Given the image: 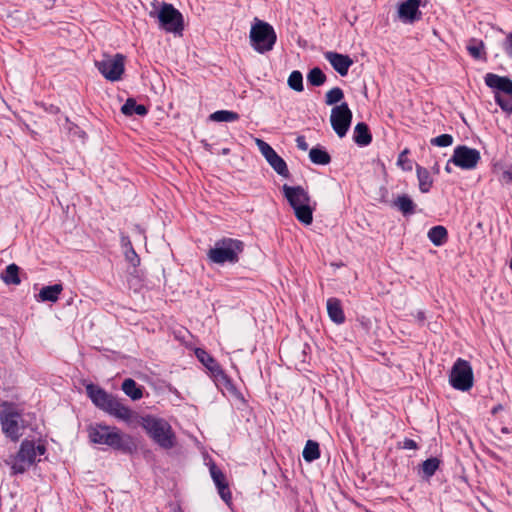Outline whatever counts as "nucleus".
<instances>
[{
	"label": "nucleus",
	"instance_id": "nucleus-1",
	"mask_svg": "<svg viewBox=\"0 0 512 512\" xmlns=\"http://www.w3.org/2000/svg\"><path fill=\"white\" fill-rule=\"evenodd\" d=\"M86 392L97 408L127 424L134 422L139 423L141 416L128 406H125L117 397L106 392L103 388L90 383L86 386Z\"/></svg>",
	"mask_w": 512,
	"mask_h": 512
},
{
	"label": "nucleus",
	"instance_id": "nucleus-2",
	"mask_svg": "<svg viewBox=\"0 0 512 512\" xmlns=\"http://www.w3.org/2000/svg\"><path fill=\"white\" fill-rule=\"evenodd\" d=\"M90 441L98 445H106L113 450L123 453H131L134 449L132 438L122 433L115 426L105 424L90 425L87 429Z\"/></svg>",
	"mask_w": 512,
	"mask_h": 512
},
{
	"label": "nucleus",
	"instance_id": "nucleus-3",
	"mask_svg": "<svg viewBox=\"0 0 512 512\" xmlns=\"http://www.w3.org/2000/svg\"><path fill=\"white\" fill-rule=\"evenodd\" d=\"M138 424L159 447L168 450L175 446V433L165 419L153 415H145L140 417Z\"/></svg>",
	"mask_w": 512,
	"mask_h": 512
},
{
	"label": "nucleus",
	"instance_id": "nucleus-4",
	"mask_svg": "<svg viewBox=\"0 0 512 512\" xmlns=\"http://www.w3.org/2000/svg\"><path fill=\"white\" fill-rule=\"evenodd\" d=\"M244 243L239 239L223 237L214 243L207 252L208 259L215 264H236L244 251Z\"/></svg>",
	"mask_w": 512,
	"mask_h": 512
},
{
	"label": "nucleus",
	"instance_id": "nucleus-5",
	"mask_svg": "<svg viewBox=\"0 0 512 512\" xmlns=\"http://www.w3.org/2000/svg\"><path fill=\"white\" fill-rule=\"evenodd\" d=\"M249 39L252 48L256 52L264 54L273 49L277 35L272 25L255 18L250 29Z\"/></svg>",
	"mask_w": 512,
	"mask_h": 512
},
{
	"label": "nucleus",
	"instance_id": "nucleus-6",
	"mask_svg": "<svg viewBox=\"0 0 512 512\" xmlns=\"http://www.w3.org/2000/svg\"><path fill=\"white\" fill-rule=\"evenodd\" d=\"M21 414L13 408L9 402H3L0 409V423L3 434L13 442H17L24 429L20 425Z\"/></svg>",
	"mask_w": 512,
	"mask_h": 512
},
{
	"label": "nucleus",
	"instance_id": "nucleus-7",
	"mask_svg": "<svg viewBox=\"0 0 512 512\" xmlns=\"http://www.w3.org/2000/svg\"><path fill=\"white\" fill-rule=\"evenodd\" d=\"M450 385L459 391H468L474 383L473 370L470 363L458 358L452 366L449 375Z\"/></svg>",
	"mask_w": 512,
	"mask_h": 512
},
{
	"label": "nucleus",
	"instance_id": "nucleus-8",
	"mask_svg": "<svg viewBox=\"0 0 512 512\" xmlns=\"http://www.w3.org/2000/svg\"><path fill=\"white\" fill-rule=\"evenodd\" d=\"M157 17L161 29L174 34L182 33L184 29L183 16L172 4L163 3Z\"/></svg>",
	"mask_w": 512,
	"mask_h": 512
},
{
	"label": "nucleus",
	"instance_id": "nucleus-9",
	"mask_svg": "<svg viewBox=\"0 0 512 512\" xmlns=\"http://www.w3.org/2000/svg\"><path fill=\"white\" fill-rule=\"evenodd\" d=\"M36 461V449L33 441H22L19 451L11 462L13 474L24 473Z\"/></svg>",
	"mask_w": 512,
	"mask_h": 512
},
{
	"label": "nucleus",
	"instance_id": "nucleus-10",
	"mask_svg": "<svg viewBox=\"0 0 512 512\" xmlns=\"http://www.w3.org/2000/svg\"><path fill=\"white\" fill-rule=\"evenodd\" d=\"M124 56H105L102 60L95 61L98 71L109 81L115 82L121 79L124 73Z\"/></svg>",
	"mask_w": 512,
	"mask_h": 512
},
{
	"label": "nucleus",
	"instance_id": "nucleus-11",
	"mask_svg": "<svg viewBox=\"0 0 512 512\" xmlns=\"http://www.w3.org/2000/svg\"><path fill=\"white\" fill-rule=\"evenodd\" d=\"M352 111L346 102L336 105L331 110L330 122L335 133L343 138L351 125Z\"/></svg>",
	"mask_w": 512,
	"mask_h": 512
},
{
	"label": "nucleus",
	"instance_id": "nucleus-12",
	"mask_svg": "<svg viewBox=\"0 0 512 512\" xmlns=\"http://www.w3.org/2000/svg\"><path fill=\"white\" fill-rule=\"evenodd\" d=\"M480 159V152L477 149L470 148L466 145H459L454 148L453 155L449 159V162H452L461 169L472 170L477 166Z\"/></svg>",
	"mask_w": 512,
	"mask_h": 512
},
{
	"label": "nucleus",
	"instance_id": "nucleus-13",
	"mask_svg": "<svg viewBox=\"0 0 512 512\" xmlns=\"http://www.w3.org/2000/svg\"><path fill=\"white\" fill-rule=\"evenodd\" d=\"M255 142L259 151L275 172L282 177L288 178L290 174L284 159L264 140L256 138Z\"/></svg>",
	"mask_w": 512,
	"mask_h": 512
},
{
	"label": "nucleus",
	"instance_id": "nucleus-14",
	"mask_svg": "<svg viewBox=\"0 0 512 512\" xmlns=\"http://www.w3.org/2000/svg\"><path fill=\"white\" fill-rule=\"evenodd\" d=\"M421 0H405L398 5L397 15L404 24H413L422 18Z\"/></svg>",
	"mask_w": 512,
	"mask_h": 512
},
{
	"label": "nucleus",
	"instance_id": "nucleus-15",
	"mask_svg": "<svg viewBox=\"0 0 512 512\" xmlns=\"http://www.w3.org/2000/svg\"><path fill=\"white\" fill-rule=\"evenodd\" d=\"M282 192L292 209L310 203L311 198L302 186H289L284 184L282 186Z\"/></svg>",
	"mask_w": 512,
	"mask_h": 512
},
{
	"label": "nucleus",
	"instance_id": "nucleus-16",
	"mask_svg": "<svg viewBox=\"0 0 512 512\" xmlns=\"http://www.w3.org/2000/svg\"><path fill=\"white\" fill-rule=\"evenodd\" d=\"M325 59L330 63L334 70L341 76L348 74L349 68L353 64V60L348 55L328 51L324 54Z\"/></svg>",
	"mask_w": 512,
	"mask_h": 512
},
{
	"label": "nucleus",
	"instance_id": "nucleus-17",
	"mask_svg": "<svg viewBox=\"0 0 512 512\" xmlns=\"http://www.w3.org/2000/svg\"><path fill=\"white\" fill-rule=\"evenodd\" d=\"M485 84L497 90L496 93L502 92L506 95H512V80L508 77L487 73L485 76Z\"/></svg>",
	"mask_w": 512,
	"mask_h": 512
},
{
	"label": "nucleus",
	"instance_id": "nucleus-18",
	"mask_svg": "<svg viewBox=\"0 0 512 512\" xmlns=\"http://www.w3.org/2000/svg\"><path fill=\"white\" fill-rule=\"evenodd\" d=\"M210 474L220 497L227 503L231 499V492L228 488L225 475L215 464L210 466Z\"/></svg>",
	"mask_w": 512,
	"mask_h": 512
},
{
	"label": "nucleus",
	"instance_id": "nucleus-19",
	"mask_svg": "<svg viewBox=\"0 0 512 512\" xmlns=\"http://www.w3.org/2000/svg\"><path fill=\"white\" fill-rule=\"evenodd\" d=\"M197 359L215 376L225 377L223 370L218 362L204 349L197 348L195 350Z\"/></svg>",
	"mask_w": 512,
	"mask_h": 512
},
{
	"label": "nucleus",
	"instance_id": "nucleus-20",
	"mask_svg": "<svg viewBox=\"0 0 512 512\" xmlns=\"http://www.w3.org/2000/svg\"><path fill=\"white\" fill-rule=\"evenodd\" d=\"M327 313L329 318L335 324H343L345 322V314L342 309L341 301L337 298H329L327 300Z\"/></svg>",
	"mask_w": 512,
	"mask_h": 512
},
{
	"label": "nucleus",
	"instance_id": "nucleus-21",
	"mask_svg": "<svg viewBox=\"0 0 512 512\" xmlns=\"http://www.w3.org/2000/svg\"><path fill=\"white\" fill-rule=\"evenodd\" d=\"M353 140L357 145L361 147L367 146L371 143L372 135L366 123L359 122L356 124L354 128Z\"/></svg>",
	"mask_w": 512,
	"mask_h": 512
},
{
	"label": "nucleus",
	"instance_id": "nucleus-22",
	"mask_svg": "<svg viewBox=\"0 0 512 512\" xmlns=\"http://www.w3.org/2000/svg\"><path fill=\"white\" fill-rule=\"evenodd\" d=\"M122 391L133 401H137L143 397V387L138 385L132 378H127L121 385Z\"/></svg>",
	"mask_w": 512,
	"mask_h": 512
},
{
	"label": "nucleus",
	"instance_id": "nucleus-23",
	"mask_svg": "<svg viewBox=\"0 0 512 512\" xmlns=\"http://www.w3.org/2000/svg\"><path fill=\"white\" fill-rule=\"evenodd\" d=\"M396 207L404 216H410L415 213L416 204L406 194L399 195L393 202Z\"/></svg>",
	"mask_w": 512,
	"mask_h": 512
},
{
	"label": "nucleus",
	"instance_id": "nucleus-24",
	"mask_svg": "<svg viewBox=\"0 0 512 512\" xmlns=\"http://www.w3.org/2000/svg\"><path fill=\"white\" fill-rule=\"evenodd\" d=\"M121 112L126 116L139 115L145 116L148 113L146 106L137 104L134 98H128L121 107Z\"/></svg>",
	"mask_w": 512,
	"mask_h": 512
},
{
	"label": "nucleus",
	"instance_id": "nucleus-25",
	"mask_svg": "<svg viewBox=\"0 0 512 512\" xmlns=\"http://www.w3.org/2000/svg\"><path fill=\"white\" fill-rule=\"evenodd\" d=\"M416 172L419 182V190L422 193H428L433 185V179L431 178L429 171L426 168L417 165Z\"/></svg>",
	"mask_w": 512,
	"mask_h": 512
},
{
	"label": "nucleus",
	"instance_id": "nucleus-26",
	"mask_svg": "<svg viewBox=\"0 0 512 512\" xmlns=\"http://www.w3.org/2000/svg\"><path fill=\"white\" fill-rule=\"evenodd\" d=\"M63 287L61 284H54L43 287L39 292V298L41 301L56 302L62 292Z\"/></svg>",
	"mask_w": 512,
	"mask_h": 512
},
{
	"label": "nucleus",
	"instance_id": "nucleus-27",
	"mask_svg": "<svg viewBox=\"0 0 512 512\" xmlns=\"http://www.w3.org/2000/svg\"><path fill=\"white\" fill-rule=\"evenodd\" d=\"M428 238L435 246H441L447 241V229L441 225L434 226L428 231Z\"/></svg>",
	"mask_w": 512,
	"mask_h": 512
},
{
	"label": "nucleus",
	"instance_id": "nucleus-28",
	"mask_svg": "<svg viewBox=\"0 0 512 512\" xmlns=\"http://www.w3.org/2000/svg\"><path fill=\"white\" fill-rule=\"evenodd\" d=\"M296 219L304 225H310L313 221V208L310 203L302 206H297L294 209Z\"/></svg>",
	"mask_w": 512,
	"mask_h": 512
},
{
	"label": "nucleus",
	"instance_id": "nucleus-29",
	"mask_svg": "<svg viewBox=\"0 0 512 512\" xmlns=\"http://www.w3.org/2000/svg\"><path fill=\"white\" fill-rule=\"evenodd\" d=\"M309 158L312 163L317 165H327L331 162L329 153L322 147H313L309 152Z\"/></svg>",
	"mask_w": 512,
	"mask_h": 512
},
{
	"label": "nucleus",
	"instance_id": "nucleus-30",
	"mask_svg": "<svg viewBox=\"0 0 512 512\" xmlns=\"http://www.w3.org/2000/svg\"><path fill=\"white\" fill-rule=\"evenodd\" d=\"M1 278L3 282L8 285H19L21 283V279L19 277V267L14 263L9 264L5 271L1 274Z\"/></svg>",
	"mask_w": 512,
	"mask_h": 512
},
{
	"label": "nucleus",
	"instance_id": "nucleus-31",
	"mask_svg": "<svg viewBox=\"0 0 512 512\" xmlns=\"http://www.w3.org/2000/svg\"><path fill=\"white\" fill-rule=\"evenodd\" d=\"M302 456L306 462H313L320 457V448L318 442L308 440L302 452Z\"/></svg>",
	"mask_w": 512,
	"mask_h": 512
},
{
	"label": "nucleus",
	"instance_id": "nucleus-32",
	"mask_svg": "<svg viewBox=\"0 0 512 512\" xmlns=\"http://www.w3.org/2000/svg\"><path fill=\"white\" fill-rule=\"evenodd\" d=\"M237 112L229 110H218L210 114L209 119L214 122H234L239 120Z\"/></svg>",
	"mask_w": 512,
	"mask_h": 512
},
{
	"label": "nucleus",
	"instance_id": "nucleus-33",
	"mask_svg": "<svg viewBox=\"0 0 512 512\" xmlns=\"http://www.w3.org/2000/svg\"><path fill=\"white\" fill-rule=\"evenodd\" d=\"M441 461L436 457H431L423 461L422 463V472L423 476L426 479H429L432 477L435 472L438 470L440 466Z\"/></svg>",
	"mask_w": 512,
	"mask_h": 512
},
{
	"label": "nucleus",
	"instance_id": "nucleus-34",
	"mask_svg": "<svg viewBox=\"0 0 512 512\" xmlns=\"http://www.w3.org/2000/svg\"><path fill=\"white\" fill-rule=\"evenodd\" d=\"M307 81L310 85L319 87L325 83L326 75L319 67H314L308 72Z\"/></svg>",
	"mask_w": 512,
	"mask_h": 512
},
{
	"label": "nucleus",
	"instance_id": "nucleus-35",
	"mask_svg": "<svg viewBox=\"0 0 512 512\" xmlns=\"http://www.w3.org/2000/svg\"><path fill=\"white\" fill-rule=\"evenodd\" d=\"M288 86L297 92H302L304 89L303 86V76L302 73L298 70H294L288 77Z\"/></svg>",
	"mask_w": 512,
	"mask_h": 512
},
{
	"label": "nucleus",
	"instance_id": "nucleus-36",
	"mask_svg": "<svg viewBox=\"0 0 512 512\" xmlns=\"http://www.w3.org/2000/svg\"><path fill=\"white\" fill-rule=\"evenodd\" d=\"M344 98V92L339 87L330 89L325 95V103L327 105H335L342 101Z\"/></svg>",
	"mask_w": 512,
	"mask_h": 512
},
{
	"label": "nucleus",
	"instance_id": "nucleus-37",
	"mask_svg": "<svg viewBox=\"0 0 512 512\" xmlns=\"http://www.w3.org/2000/svg\"><path fill=\"white\" fill-rule=\"evenodd\" d=\"M122 243L124 246H129V249H127L125 253L127 261H129L134 267L138 266L140 264V258L133 249L129 239L127 237H122Z\"/></svg>",
	"mask_w": 512,
	"mask_h": 512
},
{
	"label": "nucleus",
	"instance_id": "nucleus-38",
	"mask_svg": "<svg viewBox=\"0 0 512 512\" xmlns=\"http://www.w3.org/2000/svg\"><path fill=\"white\" fill-rule=\"evenodd\" d=\"M467 50L474 59H482L484 44L482 41L476 42V40H472L467 46Z\"/></svg>",
	"mask_w": 512,
	"mask_h": 512
},
{
	"label": "nucleus",
	"instance_id": "nucleus-39",
	"mask_svg": "<svg viewBox=\"0 0 512 512\" xmlns=\"http://www.w3.org/2000/svg\"><path fill=\"white\" fill-rule=\"evenodd\" d=\"M432 146L448 147L453 144V136L450 134H441L430 140Z\"/></svg>",
	"mask_w": 512,
	"mask_h": 512
},
{
	"label": "nucleus",
	"instance_id": "nucleus-40",
	"mask_svg": "<svg viewBox=\"0 0 512 512\" xmlns=\"http://www.w3.org/2000/svg\"><path fill=\"white\" fill-rule=\"evenodd\" d=\"M495 101L502 110L512 112V95L502 96L499 93H495Z\"/></svg>",
	"mask_w": 512,
	"mask_h": 512
},
{
	"label": "nucleus",
	"instance_id": "nucleus-41",
	"mask_svg": "<svg viewBox=\"0 0 512 512\" xmlns=\"http://www.w3.org/2000/svg\"><path fill=\"white\" fill-rule=\"evenodd\" d=\"M409 153L408 149H404L398 156L397 165L400 166L405 171L412 170V161L407 158V154Z\"/></svg>",
	"mask_w": 512,
	"mask_h": 512
},
{
	"label": "nucleus",
	"instance_id": "nucleus-42",
	"mask_svg": "<svg viewBox=\"0 0 512 512\" xmlns=\"http://www.w3.org/2000/svg\"><path fill=\"white\" fill-rule=\"evenodd\" d=\"M502 48H503L505 54L509 58H512V31L506 36V38L502 44Z\"/></svg>",
	"mask_w": 512,
	"mask_h": 512
},
{
	"label": "nucleus",
	"instance_id": "nucleus-43",
	"mask_svg": "<svg viewBox=\"0 0 512 512\" xmlns=\"http://www.w3.org/2000/svg\"><path fill=\"white\" fill-rule=\"evenodd\" d=\"M399 447L402 449H406V450H417L419 448L416 441H414L413 439H410V438H405L399 444Z\"/></svg>",
	"mask_w": 512,
	"mask_h": 512
},
{
	"label": "nucleus",
	"instance_id": "nucleus-44",
	"mask_svg": "<svg viewBox=\"0 0 512 512\" xmlns=\"http://www.w3.org/2000/svg\"><path fill=\"white\" fill-rule=\"evenodd\" d=\"M296 145H297V148L302 151H306L308 149V143L306 142V139L304 136H298L296 138Z\"/></svg>",
	"mask_w": 512,
	"mask_h": 512
},
{
	"label": "nucleus",
	"instance_id": "nucleus-45",
	"mask_svg": "<svg viewBox=\"0 0 512 512\" xmlns=\"http://www.w3.org/2000/svg\"><path fill=\"white\" fill-rule=\"evenodd\" d=\"M501 181L505 184L512 183V170H505L501 175Z\"/></svg>",
	"mask_w": 512,
	"mask_h": 512
},
{
	"label": "nucleus",
	"instance_id": "nucleus-46",
	"mask_svg": "<svg viewBox=\"0 0 512 512\" xmlns=\"http://www.w3.org/2000/svg\"><path fill=\"white\" fill-rule=\"evenodd\" d=\"M35 449H36V456L44 455L46 452V447L44 445H38L37 447H35Z\"/></svg>",
	"mask_w": 512,
	"mask_h": 512
},
{
	"label": "nucleus",
	"instance_id": "nucleus-47",
	"mask_svg": "<svg viewBox=\"0 0 512 512\" xmlns=\"http://www.w3.org/2000/svg\"><path fill=\"white\" fill-rule=\"evenodd\" d=\"M502 409H503V406H502L501 404H499V405H497V406H495V407H493V408H492L491 413H492L493 415H495V414H497V413H498L500 410H502Z\"/></svg>",
	"mask_w": 512,
	"mask_h": 512
},
{
	"label": "nucleus",
	"instance_id": "nucleus-48",
	"mask_svg": "<svg viewBox=\"0 0 512 512\" xmlns=\"http://www.w3.org/2000/svg\"><path fill=\"white\" fill-rule=\"evenodd\" d=\"M416 317H417V319L419 321H424L425 320V313L423 311H418Z\"/></svg>",
	"mask_w": 512,
	"mask_h": 512
},
{
	"label": "nucleus",
	"instance_id": "nucleus-49",
	"mask_svg": "<svg viewBox=\"0 0 512 512\" xmlns=\"http://www.w3.org/2000/svg\"><path fill=\"white\" fill-rule=\"evenodd\" d=\"M450 163H451V162H449V161H448V162H447V164H446V166H445V171H446V172H448V173H451V171H452V169H451V167H450Z\"/></svg>",
	"mask_w": 512,
	"mask_h": 512
},
{
	"label": "nucleus",
	"instance_id": "nucleus-50",
	"mask_svg": "<svg viewBox=\"0 0 512 512\" xmlns=\"http://www.w3.org/2000/svg\"><path fill=\"white\" fill-rule=\"evenodd\" d=\"M229 152H230V150L228 148H224L222 150V154H224V155L228 154Z\"/></svg>",
	"mask_w": 512,
	"mask_h": 512
},
{
	"label": "nucleus",
	"instance_id": "nucleus-51",
	"mask_svg": "<svg viewBox=\"0 0 512 512\" xmlns=\"http://www.w3.org/2000/svg\"><path fill=\"white\" fill-rule=\"evenodd\" d=\"M222 378H223L224 380H226V382H229V379H227V378H226V376H225V377H222Z\"/></svg>",
	"mask_w": 512,
	"mask_h": 512
},
{
	"label": "nucleus",
	"instance_id": "nucleus-52",
	"mask_svg": "<svg viewBox=\"0 0 512 512\" xmlns=\"http://www.w3.org/2000/svg\"><path fill=\"white\" fill-rule=\"evenodd\" d=\"M179 512H181V511H179Z\"/></svg>",
	"mask_w": 512,
	"mask_h": 512
}]
</instances>
